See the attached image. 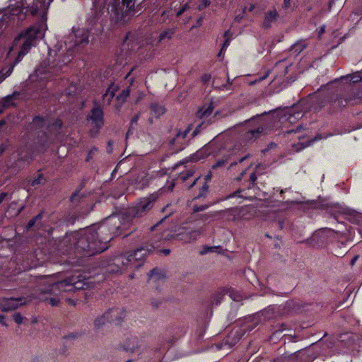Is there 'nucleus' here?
I'll use <instances>...</instances> for the list:
<instances>
[{"instance_id":"obj_17","label":"nucleus","mask_w":362,"mask_h":362,"mask_svg":"<svg viewBox=\"0 0 362 362\" xmlns=\"http://www.w3.org/2000/svg\"><path fill=\"white\" fill-rule=\"evenodd\" d=\"M210 153L205 148H200L194 153L191 154L186 158V162H197L205 159L209 156Z\"/></svg>"},{"instance_id":"obj_14","label":"nucleus","mask_w":362,"mask_h":362,"mask_svg":"<svg viewBox=\"0 0 362 362\" xmlns=\"http://www.w3.org/2000/svg\"><path fill=\"white\" fill-rule=\"evenodd\" d=\"M63 127V122L61 119L57 118L52 122H48L46 130L50 136H57L59 134Z\"/></svg>"},{"instance_id":"obj_53","label":"nucleus","mask_w":362,"mask_h":362,"mask_svg":"<svg viewBox=\"0 0 362 362\" xmlns=\"http://www.w3.org/2000/svg\"><path fill=\"white\" fill-rule=\"evenodd\" d=\"M302 129H303V126L301 124H298L295 129L288 130L287 132V133L288 134H291V133H293V132L294 133L299 132Z\"/></svg>"},{"instance_id":"obj_52","label":"nucleus","mask_w":362,"mask_h":362,"mask_svg":"<svg viewBox=\"0 0 362 362\" xmlns=\"http://www.w3.org/2000/svg\"><path fill=\"white\" fill-rule=\"evenodd\" d=\"M245 13V10H243L241 13L235 16V20L238 22H240L241 21V19L243 18Z\"/></svg>"},{"instance_id":"obj_49","label":"nucleus","mask_w":362,"mask_h":362,"mask_svg":"<svg viewBox=\"0 0 362 362\" xmlns=\"http://www.w3.org/2000/svg\"><path fill=\"white\" fill-rule=\"evenodd\" d=\"M248 157V156H243L240 158L238 159V161L235 160V161H233L230 163V167L229 168H232L233 165H237L238 163H241L242 162H243Z\"/></svg>"},{"instance_id":"obj_28","label":"nucleus","mask_w":362,"mask_h":362,"mask_svg":"<svg viewBox=\"0 0 362 362\" xmlns=\"http://www.w3.org/2000/svg\"><path fill=\"white\" fill-rule=\"evenodd\" d=\"M190 130H191L190 126L187 127L182 132L181 130H178L175 136L170 139V144L175 145L177 141L179 140L180 139H182V140H184L187 137V134L189 133Z\"/></svg>"},{"instance_id":"obj_60","label":"nucleus","mask_w":362,"mask_h":362,"mask_svg":"<svg viewBox=\"0 0 362 362\" xmlns=\"http://www.w3.org/2000/svg\"><path fill=\"white\" fill-rule=\"evenodd\" d=\"M69 57H71V56H70V55H68V56H67V59L66 58L64 60H63V64H62V65H59V68H58V69H57V71H59V69H62V66H63L64 64H66V63H68V62H70V60H71V59H69Z\"/></svg>"},{"instance_id":"obj_44","label":"nucleus","mask_w":362,"mask_h":362,"mask_svg":"<svg viewBox=\"0 0 362 362\" xmlns=\"http://www.w3.org/2000/svg\"><path fill=\"white\" fill-rule=\"evenodd\" d=\"M98 151V148L95 147V146H93L89 151H88V155L85 159V160L86 162H89L91 159H92V157H93V155Z\"/></svg>"},{"instance_id":"obj_47","label":"nucleus","mask_w":362,"mask_h":362,"mask_svg":"<svg viewBox=\"0 0 362 362\" xmlns=\"http://www.w3.org/2000/svg\"><path fill=\"white\" fill-rule=\"evenodd\" d=\"M211 78V76L210 74H204L201 77V81L204 84H206L210 81Z\"/></svg>"},{"instance_id":"obj_21","label":"nucleus","mask_w":362,"mask_h":362,"mask_svg":"<svg viewBox=\"0 0 362 362\" xmlns=\"http://www.w3.org/2000/svg\"><path fill=\"white\" fill-rule=\"evenodd\" d=\"M228 293V290L226 288H221L215 293H214L211 297V305H219L225 295Z\"/></svg>"},{"instance_id":"obj_26","label":"nucleus","mask_w":362,"mask_h":362,"mask_svg":"<svg viewBox=\"0 0 362 362\" xmlns=\"http://www.w3.org/2000/svg\"><path fill=\"white\" fill-rule=\"evenodd\" d=\"M190 130H191L190 126L187 127L182 132L181 130H178L175 136L170 139V144L175 145L177 141L179 140L180 139H182V140H184L187 137V134L189 133Z\"/></svg>"},{"instance_id":"obj_63","label":"nucleus","mask_w":362,"mask_h":362,"mask_svg":"<svg viewBox=\"0 0 362 362\" xmlns=\"http://www.w3.org/2000/svg\"><path fill=\"white\" fill-rule=\"evenodd\" d=\"M152 305L155 308H158L160 304H161V302H158L157 300H153L151 303Z\"/></svg>"},{"instance_id":"obj_46","label":"nucleus","mask_w":362,"mask_h":362,"mask_svg":"<svg viewBox=\"0 0 362 362\" xmlns=\"http://www.w3.org/2000/svg\"><path fill=\"white\" fill-rule=\"evenodd\" d=\"M189 8L188 4H185L182 6H181L177 11L176 16L180 17L182 15L187 9Z\"/></svg>"},{"instance_id":"obj_13","label":"nucleus","mask_w":362,"mask_h":362,"mask_svg":"<svg viewBox=\"0 0 362 362\" xmlns=\"http://www.w3.org/2000/svg\"><path fill=\"white\" fill-rule=\"evenodd\" d=\"M279 17V15L276 8L267 11L264 14V20L262 22V28L264 29L270 28L272 25V23L276 22Z\"/></svg>"},{"instance_id":"obj_50","label":"nucleus","mask_w":362,"mask_h":362,"mask_svg":"<svg viewBox=\"0 0 362 362\" xmlns=\"http://www.w3.org/2000/svg\"><path fill=\"white\" fill-rule=\"evenodd\" d=\"M12 70L13 67L10 68L6 74H4L0 72V83H1L8 76L10 75V74L12 72Z\"/></svg>"},{"instance_id":"obj_32","label":"nucleus","mask_w":362,"mask_h":362,"mask_svg":"<svg viewBox=\"0 0 362 362\" xmlns=\"http://www.w3.org/2000/svg\"><path fill=\"white\" fill-rule=\"evenodd\" d=\"M306 47L304 42H298L291 47V52L296 55H298Z\"/></svg>"},{"instance_id":"obj_15","label":"nucleus","mask_w":362,"mask_h":362,"mask_svg":"<svg viewBox=\"0 0 362 362\" xmlns=\"http://www.w3.org/2000/svg\"><path fill=\"white\" fill-rule=\"evenodd\" d=\"M331 230L327 228H322L315 231L313 235V240L318 245H323L327 243L328 237Z\"/></svg>"},{"instance_id":"obj_1","label":"nucleus","mask_w":362,"mask_h":362,"mask_svg":"<svg viewBox=\"0 0 362 362\" xmlns=\"http://www.w3.org/2000/svg\"><path fill=\"white\" fill-rule=\"evenodd\" d=\"M160 193L154 192L147 197L139 199L134 205L129 207L124 213L113 214L105 218L99 224H93L71 233L69 237V247L67 250L69 255L76 256V261L69 262V272L63 279L49 284L42 288V293L54 296L47 300L52 306H57L60 302L58 296L63 292H75L86 289L95 283L91 275L77 267L83 263L82 257H92L106 250L109 243L115 237L129 235L135 228L130 229L133 220L142 216L153 206L159 198Z\"/></svg>"},{"instance_id":"obj_57","label":"nucleus","mask_w":362,"mask_h":362,"mask_svg":"<svg viewBox=\"0 0 362 362\" xmlns=\"http://www.w3.org/2000/svg\"><path fill=\"white\" fill-rule=\"evenodd\" d=\"M78 337V334L77 333H71L66 336H65L64 338L65 339H75Z\"/></svg>"},{"instance_id":"obj_19","label":"nucleus","mask_w":362,"mask_h":362,"mask_svg":"<svg viewBox=\"0 0 362 362\" xmlns=\"http://www.w3.org/2000/svg\"><path fill=\"white\" fill-rule=\"evenodd\" d=\"M119 90V86L115 85L114 82H112L105 93L103 94V99L107 100V103L110 105L115 96L117 91Z\"/></svg>"},{"instance_id":"obj_45","label":"nucleus","mask_w":362,"mask_h":362,"mask_svg":"<svg viewBox=\"0 0 362 362\" xmlns=\"http://www.w3.org/2000/svg\"><path fill=\"white\" fill-rule=\"evenodd\" d=\"M211 4L210 0H201L200 4L198 6V9L202 11Z\"/></svg>"},{"instance_id":"obj_34","label":"nucleus","mask_w":362,"mask_h":362,"mask_svg":"<svg viewBox=\"0 0 362 362\" xmlns=\"http://www.w3.org/2000/svg\"><path fill=\"white\" fill-rule=\"evenodd\" d=\"M131 88L130 86H128L126 89L122 90V92L116 97V100L122 104L124 103L129 96Z\"/></svg>"},{"instance_id":"obj_2","label":"nucleus","mask_w":362,"mask_h":362,"mask_svg":"<svg viewBox=\"0 0 362 362\" xmlns=\"http://www.w3.org/2000/svg\"><path fill=\"white\" fill-rule=\"evenodd\" d=\"M362 100V71L335 79L324 86L321 90L310 95L309 109L318 112L322 108L328 113L341 111L347 105L360 103Z\"/></svg>"},{"instance_id":"obj_23","label":"nucleus","mask_w":362,"mask_h":362,"mask_svg":"<svg viewBox=\"0 0 362 362\" xmlns=\"http://www.w3.org/2000/svg\"><path fill=\"white\" fill-rule=\"evenodd\" d=\"M149 109L151 110V114L153 115L156 118H159L166 112V109L164 106L156 103H151Z\"/></svg>"},{"instance_id":"obj_40","label":"nucleus","mask_w":362,"mask_h":362,"mask_svg":"<svg viewBox=\"0 0 362 362\" xmlns=\"http://www.w3.org/2000/svg\"><path fill=\"white\" fill-rule=\"evenodd\" d=\"M228 163V158H221L216 160V162L213 165L212 168L216 169L220 167L225 165V164Z\"/></svg>"},{"instance_id":"obj_29","label":"nucleus","mask_w":362,"mask_h":362,"mask_svg":"<svg viewBox=\"0 0 362 362\" xmlns=\"http://www.w3.org/2000/svg\"><path fill=\"white\" fill-rule=\"evenodd\" d=\"M45 181L46 179L44 175L42 173H37L35 177L28 180V183L30 186L35 187L43 184Z\"/></svg>"},{"instance_id":"obj_6","label":"nucleus","mask_w":362,"mask_h":362,"mask_svg":"<svg viewBox=\"0 0 362 362\" xmlns=\"http://www.w3.org/2000/svg\"><path fill=\"white\" fill-rule=\"evenodd\" d=\"M154 250L153 245L140 247L133 251L121 254L114 259L117 272H124L129 269L137 270L143 266L146 256Z\"/></svg>"},{"instance_id":"obj_62","label":"nucleus","mask_w":362,"mask_h":362,"mask_svg":"<svg viewBox=\"0 0 362 362\" xmlns=\"http://www.w3.org/2000/svg\"><path fill=\"white\" fill-rule=\"evenodd\" d=\"M245 174V170H243L241 172V173L240 174V175L236 178V180L238 181H240L243 179Z\"/></svg>"},{"instance_id":"obj_22","label":"nucleus","mask_w":362,"mask_h":362,"mask_svg":"<svg viewBox=\"0 0 362 362\" xmlns=\"http://www.w3.org/2000/svg\"><path fill=\"white\" fill-rule=\"evenodd\" d=\"M148 275L150 279L157 282H163L165 279V273L157 267L151 269Z\"/></svg>"},{"instance_id":"obj_56","label":"nucleus","mask_w":362,"mask_h":362,"mask_svg":"<svg viewBox=\"0 0 362 362\" xmlns=\"http://www.w3.org/2000/svg\"><path fill=\"white\" fill-rule=\"evenodd\" d=\"M0 324L4 327L8 326V325L5 320V316L4 315H0Z\"/></svg>"},{"instance_id":"obj_11","label":"nucleus","mask_w":362,"mask_h":362,"mask_svg":"<svg viewBox=\"0 0 362 362\" xmlns=\"http://www.w3.org/2000/svg\"><path fill=\"white\" fill-rule=\"evenodd\" d=\"M125 310L123 308H112L105 314H108V323L119 325L125 316Z\"/></svg>"},{"instance_id":"obj_18","label":"nucleus","mask_w":362,"mask_h":362,"mask_svg":"<svg viewBox=\"0 0 362 362\" xmlns=\"http://www.w3.org/2000/svg\"><path fill=\"white\" fill-rule=\"evenodd\" d=\"M33 128L35 130H42L47 128V117L45 116L37 115H35L32 121Z\"/></svg>"},{"instance_id":"obj_37","label":"nucleus","mask_w":362,"mask_h":362,"mask_svg":"<svg viewBox=\"0 0 362 362\" xmlns=\"http://www.w3.org/2000/svg\"><path fill=\"white\" fill-rule=\"evenodd\" d=\"M243 191H244V189H239L237 191H235V192L230 194L229 195L226 196V197L221 199V201L232 199V198H234V197H242L243 196L240 195V193L243 192ZM219 202H220V200H218V201L216 202V203H218Z\"/></svg>"},{"instance_id":"obj_61","label":"nucleus","mask_w":362,"mask_h":362,"mask_svg":"<svg viewBox=\"0 0 362 362\" xmlns=\"http://www.w3.org/2000/svg\"><path fill=\"white\" fill-rule=\"evenodd\" d=\"M192 175V173H187L186 174H182V178L184 180H187L189 176Z\"/></svg>"},{"instance_id":"obj_51","label":"nucleus","mask_w":362,"mask_h":362,"mask_svg":"<svg viewBox=\"0 0 362 362\" xmlns=\"http://www.w3.org/2000/svg\"><path fill=\"white\" fill-rule=\"evenodd\" d=\"M25 55V54H23L22 52L20 50L18 56L16 57V58L14 61V64H18V62H20L23 59V58Z\"/></svg>"},{"instance_id":"obj_35","label":"nucleus","mask_w":362,"mask_h":362,"mask_svg":"<svg viewBox=\"0 0 362 362\" xmlns=\"http://www.w3.org/2000/svg\"><path fill=\"white\" fill-rule=\"evenodd\" d=\"M106 322H108V314L104 313V315L98 317L95 320L94 325L96 327L100 328Z\"/></svg>"},{"instance_id":"obj_16","label":"nucleus","mask_w":362,"mask_h":362,"mask_svg":"<svg viewBox=\"0 0 362 362\" xmlns=\"http://www.w3.org/2000/svg\"><path fill=\"white\" fill-rule=\"evenodd\" d=\"M139 340L136 336L131 335L127 337L122 344L123 350L126 351L133 352L136 349L139 347Z\"/></svg>"},{"instance_id":"obj_30","label":"nucleus","mask_w":362,"mask_h":362,"mask_svg":"<svg viewBox=\"0 0 362 362\" xmlns=\"http://www.w3.org/2000/svg\"><path fill=\"white\" fill-rule=\"evenodd\" d=\"M176 32L175 28H168L160 33L158 36V41L162 42L165 40H170Z\"/></svg>"},{"instance_id":"obj_7","label":"nucleus","mask_w":362,"mask_h":362,"mask_svg":"<svg viewBox=\"0 0 362 362\" xmlns=\"http://www.w3.org/2000/svg\"><path fill=\"white\" fill-rule=\"evenodd\" d=\"M136 0H110L107 9L110 16L117 23H123L135 14Z\"/></svg>"},{"instance_id":"obj_39","label":"nucleus","mask_w":362,"mask_h":362,"mask_svg":"<svg viewBox=\"0 0 362 362\" xmlns=\"http://www.w3.org/2000/svg\"><path fill=\"white\" fill-rule=\"evenodd\" d=\"M211 204H202V205H197L195 204L192 207V211L194 213H198L200 211H205L207 209Z\"/></svg>"},{"instance_id":"obj_20","label":"nucleus","mask_w":362,"mask_h":362,"mask_svg":"<svg viewBox=\"0 0 362 362\" xmlns=\"http://www.w3.org/2000/svg\"><path fill=\"white\" fill-rule=\"evenodd\" d=\"M86 179H83L79 184V185L77 187L76 190L72 193L71 196L70 197V202L72 203L78 202L81 200V198L83 197V195L81 194V191L84 188L86 184Z\"/></svg>"},{"instance_id":"obj_4","label":"nucleus","mask_w":362,"mask_h":362,"mask_svg":"<svg viewBox=\"0 0 362 362\" xmlns=\"http://www.w3.org/2000/svg\"><path fill=\"white\" fill-rule=\"evenodd\" d=\"M107 23L106 17L103 16L102 11L93 10L88 13L86 28L73 27L71 32L64 40L67 55L73 56L82 53L89 43V37L92 33L99 35L104 30Z\"/></svg>"},{"instance_id":"obj_9","label":"nucleus","mask_w":362,"mask_h":362,"mask_svg":"<svg viewBox=\"0 0 362 362\" xmlns=\"http://www.w3.org/2000/svg\"><path fill=\"white\" fill-rule=\"evenodd\" d=\"M26 303V298L24 297H10L4 298L0 303V309L4 311H9L18 308L20 305Z\"/></svg>"},{"instance_id":"obj_10","label":"nucleus","mask_w":362,"mask_h":362,"mask_svg":"<svg viewBox=\"0 0 362 362\" xmlns=\"http://www.w3.org/2000/svg\"><path fill=\"white\" fill-rule=\"evenodd\" d=\"M20 95V91L15 90L11 94L4 97L1 100H0V113H2L5 109L16 107L17 103L16 100L18 99Z\"/></svg>"},{"instance_id":"obj_58","label":"nucleus","mask_w":362,"mask_h":362,"mask_svg":"<svg viewBox=\"0 0 362 362\" xmlns=\"http://www.w3.org/2000/svg\"><path fill=\"white\" fill-rule=\"evenodd\" d=\"M255 8V4H250L249 6H245L243 10H245L249 11V12H251Z\"/></svg>"},{"instance_id":"obj_33","label":"nucleus","mask_w":362,"mask_h":362,"mask_svg":"<svg viewBox=\"0 0 362 362\" xmlns=\"http://www.w3.org/2000/svg\"><path fill=\"white\" fill-rule=\"evenodd\" d=\"M229 33H230L229 30L224 32L225 40H224L223 43L222 44V46H221V49L219 50V52L218 53V57H220L222 54H224L226 49L228 48V47L230 45V40L228 37V35H229Z\"/></svg>"},{"instance_id":"obj_42","label":"nucleus","mask_w":362,"mask_h":362,"mask_svg":"<svg viewBox=\"0 0 362 362\" xmlns=\"http://www.w3.org/2000/svg\"><path fill=\"white\" fill-rule=\"evenodd\" d=\"M284 325H281V329H276L273 334H272V339H273L274 338H279V337H281V334L283 332L284 330H285V328H284Z\"/></svg>"},{"instance_id":"obj_59","label":"nucleus","mask_w":362,"mask_h":362,"mask_svg":"<svg viewBox=\"0 0 362 362\" xmlns=\"http://www.w3.org/2000/svg\"><path fill=\"white\" fill-rule=\"evenodd\" d=\"M8 196L7 192H1L0 194V204L3 202V201L5 199V198Z\"/></svg>"},{"instance_id":"obj_36","label":"nucleus","mask_w":362,"mask_h":362,"mask_svg":"<svg viewBox=\"0 0 362 362\" xmlns=\"http://www.w3.org/2000/svg\"><path fill=\"white\" fill-rule=\"evenodd\" d=\"M257 180L256 172L254 171L250 175L246 188L248 189H253L256 186Z\"/></svg>"},{"instance_id":"obj_3","label":"nucleus","mask_w":362,"mask_h":362,"mask_svg":"<svg viewBox=\"0 0 362 362\" xmlns=\"http://www.w3.org/2000/svg\"><path fill=\"white\" fill-rule=\"evenodd\" d=\"M48 8L49 3H46V0H20L13 9V15L17 17L18 23H35L21 31L15 39V42L25 40L20 49L23 54H28L31 47L35 45L37 39L44 36V32L47 28Z\"/></svg>"},{"instance_id":"obj_55","label":"nucleus","mask_w":362,"mask_h":362,"mask_svg":"<svg viewBox=\"0 0 362 362\" xmlns=\"http://www.w3.org/2000/svg\"><path fill=\"white\" fill-rule=\"evenodd\" d=\"M291 0H284L283 3V8L288 9L291 7Z\"/></svg>"},{"instance_id":"obj_12","label":"nucleus","mask_w":362,"mask_h":362,"mask_svg":"<svg viewBox=\"0 0 362 362\" xmlns=\"http://www.w3.org/2000/svg\"><path fill=\"white\" fill-rule=\"evenodd\" d=\"M44 214V211H42L33 218H31L25 226V229L27 230H30L33 228H36L37 230H45L46 224L42 221Z\"/></svg>"},{"instance_id":"obj_24","label":"nucleus","mask_w":362,"mask_h":362,"mask_svg":"<svg viewBox=\"0 0 362 362\" xmlns=\"http://www.w3.org/2000/svg\"><path fill=\"white\" fill-rule=\"evenodd\" d=\"M203 120L199 124L197 125L194 131L192 132V136L194 137L199 134L203 129L208 127L212 123V119L202 118Z\"/></svg>"},{"instance_id":"obj_38","label":"nucleus","mask_w":362,"mask_h":362,"mask_svg":"<svg viewBox=\"0 0 362 362\" xmlns=\"http://www.w3.org/2000/svg\"><path fill=\"white\" fill-rule=\"evenodd\" d=\"M209 190V185L207 183H204V185L199 189V194L195 197V199H200L202 197H205Z\"/></svg>"},{"instance_id":"obj_5","label":"nucleus","mask_w":362,"mask_h":362,"mask_svg":"<svg viewBox=\"0 0 362 362\" xmlns=\"http://www.w3.org/2000/svg\"><path fill=\"white\" fill-rule=\"evenodd\" d=\"M303 116V112L298 111L296 107L286 110L284 115L281 116L277 110H270L261 115H257L247 122L249 129L243 134L242 140L245 144H248L267 134V131L272 129L274 126L276 117H280L281 122L287 120L289 123L293 124L302 118Z\"/></svg>"},{"instance_id":"obj_25","label":"nucleus","mask_w":362,"mask_h":362,"mask_svg":"<svg viewBox=\"0 0 362 362\" xmlns=\"http://www.w3.org/2000/svg\"><path fill=\"white\" fill-rule=\"evenodd\" d=\"M200 235L201 232L199 230H191L182 234L181 239L185 242H192L196 240Z\"/></svg>"},{"instance_id":"obj_54","label":"nucleus","mask_w":362,"mask_h":362,"mask_svg":"<svg viewBox=\"0 0 362 362\" xmlns=\"http://www.w3.org/2000/svg\"><path fill=\"white\" fill-rule=\"evenodd\" d=\"M139 118V114L135 115L131 119L130 124L132 126L134 124H136Z\"/></svg>"},{"instance_id":"obj_48","label":"nucleus","mask_w":362,"mask_h":362,"mask_svg":"<svg viewBox=\"0 0 362 362\" xmlns=\"http://www.w3.org/2000/svg\"><path fill=\"white\" fill-rule=\"evenodd\" d=\"M117 257H115L113 259H112V264H113V267H116V269L115 268H112V266H111V264H109V267H110V269H107V271L109 272H112V273H122L121 272H117V266L114 263V259L116 258Z\"/></svg>"},{"instance_id":"obj_43","label":"nucleus","mask_w":362,"mask_h":362,"mask_svg":"<svg viewBox=\"0 0 362 362\" xmlns=\"http://www.w3.org/2000/svg\"><path fill=\"white\" fill-rule=\"evenodd\" d=\"M13 319L18 325H21L23 322L24 317L20 313H15L13 315Z\"/></svg>"},{"instance_id":"obj_64","label":"nucleus","mask_w":362,"mask_h":362,"mask_svg":"<svg viewBox=\"0 0 362 362\" xmlns=\"http://www.w3.org/2000/svg\"><path fill=\"white\" fill-rule=\"evenodd\" d=\"M357 259H358V256H357V255H356V256H354V257H353V259L351 260V262H350V264H351V266H353V265L355 264V262H356Z\"/></svg>"},{"instance_id":"obj_27","label":"nucleus","mask_w":362,"mask_h":362,"mask_svg":"<svg viewBox=\"0 0 362 362\" xmlns=\"http://www.w3.org/2000/svg\"><path fill=\"white\" fill-rule=\"evenodd\" d=\"M190 130H191L190 126L187 127L182 132L181 130H178L175 136L170 139V144L175 145L177 141L179 140L180 139H182V140H184L187 137V134L189 133Z\"/></svg>"},{"instance_id":"obj_31","label":"nucleus","mask_w":362,"mask_h":362,"mask_svg":"<svg viewBox=\"0 0 362 362\" xmlns=\"http://www.w3.org/2000/svg\"><path fill=\"white\" fill-rule=\"evenodd\" d=\"M214 110V107L212 104H210L206 108H200L197 112V117L200 118H208L209 117Z\"/></svg>"},{"instance_id":"obj_41","label":"nucleus","mask_w":362,"mask_h":362,"mask_svg":"<svg viewBox=\"0 0 362 362\" xmlns=\"http://www.w3.org/2000/svg\"><path fill=\"white\" fill-rule=\"evenodd\" d=\"M217 247L213 246H204L202 250L200 251V255H204L209 252H214Z\"/></svg>"},{"instance_id":"obj_8","label":"nucleus","mask_w":362,"mask_h":362,"mask_svg":"<svg viewBox=\"0 0 362 362\" xmlns=\"http://www.w3.org/2000/svg\"><path fill=\"white\" fill-rule=\"evenodd\" d=\"M88 122H90V128L88 134L92 138H96L104 126V112L103 108L95 103L93 108L86 117Z\"/></svg>"}]
</instances>
